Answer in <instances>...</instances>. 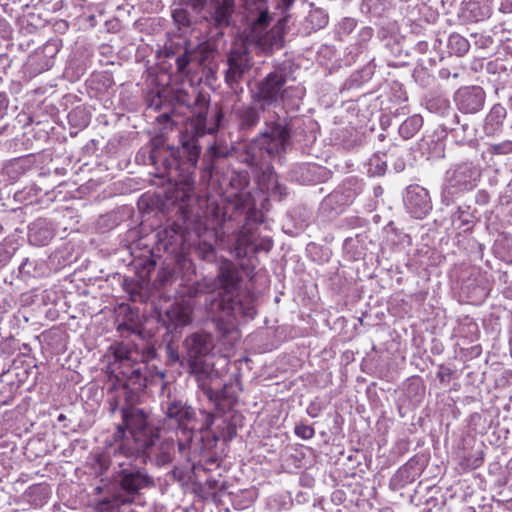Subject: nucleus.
Masks as SVG:
<instances>
[{"instance_id": "11", "label": "nucleus", "mask_w": 512, "mask_h": 512, "mask_svg": "<svg viewBox=\"0 0 512 512\" xmlns=\"http://www.w3.org/2000/svg\"><path fill=\"white\" fill-rule=\"evenodd\" d=\"M184 346L191 373H198L202 369V359L212 352L215 345L210 333L200 331L188 336Z\"/></svg>"}, {"instance_id": "45", "label": "nucleus", "mask_w": 512, "mask_h": 512, "mask_svg": "<svg viewBox=\"0 0 512 512\" xmlns=\"http://www.w3.org/2000/svg\"><path fill=\"white\" fill-rule=\"evenodd\" d=\"M65 419H66V416H65L64 414H60V415L58 416V421H59V422H62V421H64Z\"/></svg>"}, {"instance_id": "24", "label": "nucleus", "mask_w": 512, "mask_h": 512, "mask_svg": "<svg viewBox=\"0 0 512 512\" xmlns=\"http://www.w3.org/2000/svg\"><path fill=\"white\" fill-rule=\"evenodd\" d=\"M447 46L450 53L457 56H463L468 52L470 44L466 38L460 34L454 33L449 36Z\"/></svg>"}, {"instance_id": "20", "label": "nucleus", "mask_w": 512, "mask_h": 512, "mask_svg": "<svg viewBox=\"0 0 512 512\" xmlns=\"http://www.w3.org/2000/svg\"><path fill=\"white\" fill-rule=\"evenodd\" d=\"M54 236L45 221L38 220L29 227V241L36 246L46 245Z\"/></svg>"}, {"instance_id": "47", "label": "nucleus", "mask_w": 512, "mask_h": 512, "mask_svg": "<svg viewBox=\"0 0 512 512\" xmlns=\"http://www.w3.org/2000/svg\"><path fill=\"white\" fill-rule=\"evenodd\" d=\"M161 117L164 118L165 120H169L170 119L168 114H163Z\"/></svg>"}, {"instance_id": "19", "label": "nucleus", "mask_w": 512, "mask_h": 512, "mask_svg": "<svg viewBox=\"0 0 512 512\" xmlns=\"http://www.w3.org/2000/svg\"><path fill=\"white\" fill-rule=\"evenodd\" d=\"M263 111L252 105H241L235 109V116L241 131H250L260 122V114Z\"/></svg>"}, {"instance_id": "3", "label": "nucleus", "mask_w": 512, "mask_h": 512, "mask_svg": "<svg viewBox=\"0 0 512 512\" xmlns=\"http://www.w3.org/2000/svg\"><path fill=\"white\" fill-rule=\"evenodd\" d=\"M240 275L231 262L223 263L218 270L215 285L220 289L217 297L207 305L208 314L222 337L237 333L239 317L253 318L256 314L254 299L239 290Z\"/></svg>"}, {"instance_id": "39", "label": "nucleus", "mask_w": 512, "mask_h": 512, "mask_svg": "<svg viewBox=\"0 0 512 512\" xmlns=\"http://www.w3.org/2000/svg\"><path fill=\"white\" fill-rule=\"evenodd\" d=\"M211 150L215 157H225L226 156V152H224L216 147H212Z\"/></svg>"}, {"instance_id": "23", "label": "nucleus", "mask_w": 512, "mask_h": 512, "mask_svg": "<svg viewBox=\"0 0 512 512\" xmlns=\"http://www.w3.org/2000/svg\"><path fill=\"white\" fill-rule=\"evenodd\" d=\"M423 119L420 115H413L407 118L399 127V134L404 139L412 138L422 127Z\"/></svg>"}, {"instance_id": "6", "label": "nucleus", "mask_w": 512, "mask_h": 512, "mask_svg": "<svg viewBox=\"0 0 512 512\" xmlns=\"http://www.w3.org/2000/svg\"><path fill=\"white\" fill-rule=\"evenodd\" d=\"M117 464L121 467L115 476L119 490L115 493L113 500L105 499L99 503L101 512L110 507L115 508L132 503L140 490L153 485V480L144 470L131 466L123 467L122 462Z\"/></svg>"}, {"instance_id": "26", "label": "nucleus", "mask_w": 512, "mask_h": 512, "mask_svg": "<svg viewBox=\"0 0 512 512\" xmlns=\"http://www.w3.org/2000/svg\"><path fill=\"white\" fill-rule=\"evenodd\" d=\"M191 61L192 53L186 49L184 53H182L176 58L177 71L179 73L185 74L187 72V67Z\"/></svg>"}, {"instance_id": "17", "label": "nucleus", "mask_w": 512, "mask_h": 512, "mask_svg": "<svg viewBox=\"0 0 512 512\" xmlns=\"http://www.w3.org/2000/svg\"><path fill=\"white\" fill-rule=\"evenodd\" d=\"M492 0H463L462 15L465 19L478 22L491 16Z\"/></svg>"}, {"instance_id": "40", "label": "nucleus", "mask_w": 512, "mask_h": 512, "mask_svg": "<svg viewBox=\"0 0 512 512\" xmlns=\"http://www.w3.org/2000/svg\"><path fill=\"white\" fill-rule=\"evenodd\" d=\"M482 464V458H475L468 466L472 469L479 467Z\"/></svg>"}, {"instance_id": "10", "label": "nucleus", "mask_w": 512, "mask_h": 512, "mask_svg": "<svg viewBox=\"0 0 512 512\" xmlns=\"http://www.w3.org/2000/svg\"><path fill=\"white\" fill-rule=\"evenodd\" d=\"M226 64L227 69L224 72L225 82L230 88L236 89L245 75L252 69L254 61L247 46L242 44L233 47L229 51Z\"/></svg>"}, {"instance_id": "1", "label": "nucleus", "mask_w": 512, "mask_h": 512, "mask_svg": "<svg viewBox=\"0 0 512 512\" xmlns=\"http://www.w3.org/2000/svg\"><path fill=\"white\" fill-rule=\"evenodd\" d=\"M291 144V125L286 117L274 113L269 115L261 133L246 145L242 161L249 167L264 169L266 179L264 189L270 197L281 200L286 195V188L279 183L277 175L269 169L270 162L280 158Z\"/></svg>"}, {"instance_id": "37", "label": "nucleus", "mask_w": 512, "mask_h": 512, "mask_svg": "<svg viewBox=\"0 0 512 512\" xmlns=\"http://www.w3.org/2000/svg\"><path fill=\"white\" fill-rule=\"evenodd\" d=\"M118 332L121 333V335L123 336L125 332L127 333H134L135 330L128 324L126 323H121L118 325V328H117Z\"/></svg>"}, {"instance_id": "16", "label": "nucleus", "mask_w": 512, "mask_h": 512, "mask_svg": "<svg viewBox=\"0 0 512 512\" xmlns=\"http://www.w3.org/2000/svg\"><path fill=\"white\" fill-rule=\"evenodd\" d=\"M232 386L225 385L221 390L215 391L211 388H205L203 390L204 395L208 401L213 405L216 413H225L230 410L236 403L237 398L231 392Z\"/></svg>"}, {"instance_id": "21", "label": "nucleus", "mask_w": 512, "mask_h": 512, "mask_svg": "<svg viewBox=\"0 0 512 512\" xmlns=\"http://www.w3.org/2000/svg\"><path fill=\"white\" fill-rule=\"evenodd\" d=\"M506 115L507 111L502 105H494L485 119L484 129L486 133L495 134L501 128Z\"/></svg>"}, {"instance_id": "25", "label": "nucleus", "mask_w": 512, "mask_h": 512, "mask_svg": "<svg viewBox=\"0 0 512 512\" xmlns=\"http://www.w3.org/2000/svg\"><path fill=\"white\" fill-rule=\"evenodd\" d=\"M196 253L202 260L207 262H212L215 259L214 246L211 243H207L205 241L199 243L196 249Z\"/></svg>"}, {"instance_id": "30", "label": "nucleus", "mask_w": 512, "mask_h": 512, "mask_svg": "<svg viewBox=\"0 0 512 512\" xmlns=\"http://www.w3.org/2000/svg\"><path fill=\"white\" fill-rule=\"evenodd\" d=\"M172 17L179 25L188 26L190 24L188 13L184 9H175L172 13Z\"/></svg>"}, {"instance_id": "4", "label": "nucleus", "mask_w": 512, "mask_h": 512, "mask_svg": "<svg viewBox=\"0 0 512 512\" xmlns=\"http://www.w3.org/2000/svg\"><path fill=\"white\" fill-rule=\"evenodd\" d=\"M147 417L142 409L136 407L122 409L126 429L118 426L114 434L117 443L114 449L115 459L120 455L130 458L140 453H148L159 440V430L148 423Z\"/></svg>"}, {"instance_id": "46", "label": "nucleus", "mask_w": 512, "mask_h": 512, "mask_svg": "<svg viewBox=\"0 0 512 512\" xmlns=\"http://www.w3.org/2000/svg\"><path fill=\"white\" fill-rule=\"evenodd\" d=\"M178 447H179V450H180V451H182V450L185 448V444H184V443L179 442V443H178Z\"/></svg>"}, {"instance_id": "44", "label": "nucleus", "mask_w": 512, "mask_h": 512, "mask_svg": "<svg viewBox=\"0 0 512 512\" xmlns=\"http://www.w3.org/2000/svg\"><path fill=\"white\" fill-rule=\"evenodd\" d=\"M77 115V111H73L69 114V119L72 121V119Z\"/></svg>"}, {"instance_id": "49", "label": "nucleus", "mask_w": 512, "mask_h": 512, "mask_svg": "<svg viewBox=\"0 0 512 512\" xmlns=\"http://www.w3.org/2000/svg\"><path fill=\"white\" fill-rule=\"evenodd\" d=\"M87 123H88V121H87V120H84V121H83V126H86V125H87Z\"/></svg>"}, {"instance_id": "41", "label": "nucleus", "mask_w": 512, "mask_h": 512, "mask_svg": "<svg viewBox=\"0 0 512 512\" xmlns=\"http://www.w3.org/2000/svg\"><path fill=\"white\" fill-rule=\"evenodd\" d=\"M503 9L506 11L511 12L512 11V0H505V2L502 4Z\"/></svg>"}, {"instance_id": "29", "label": "nucleus", "mask_w": 512, "mask_h": 512, "mask_svg": "<svg viewBox=\"0 0 512 512\" xmlns=\"http://www.w3.org/2000/svg\"><path fill=\"white\" fill-rule=\"evenodd\" d=\"M490 152L493 154H509L512 152V141L506 140L491 146Z\"/></svg>"}, {"instance_id": "42", "label": "nucleus", "mask_w": 512, "mask_h": 512, "mask_svg": "<svg viewBox=\"0 0 512 512\" xmlns=\"http://www.w3.org/2000/svg\"><path fill=\"white\" fill-rule=\"evenodd\" d=\"M213 421H214V413L213 412L207 413V417H206L207 426L212 425Z\"/></svg>"}, {"instance_id": "18", "label": "nucleus", "mask_w": 512, "mask_h": 512, "mask_svg": "<svg viewBox=\"0 0 512 512\" xmlns=\"http://www.w3.org/2000/svg\"><path fill=\"white\" fill-rule=\"evenodd\" d=\"M175 441L172 438L157 440L155 445L149 449L147 455H151L154 449L155 463L158 466H165L174 460L175 457Z\"/></svg>"}, {"instance_id": "5", "label": "nucleus", "mask_w": 512, "mask_h": 512, "mask_svg": "<svg viewBox=\"0 0 512 512\" xmlns=\"http://www.w3.org/2000/svg\"><path fill=\"white\" fill-rule=\"evenodd\" d=\"M115 360L119 363L120 374L126 380L124 387L139 392L146 387L148 355L131 343H117L113 346Z\"/></svg>"}, {"instance_id": "14", "label": "nucleus", "mask_w": 512, "mask_h": 512, "mask_svg": "<svg viewBox=\"0 0 512 512\" xmlns=\"http://www.w3.org/2000/svg\"><path fill=\"white\" fill-rule=\"evenodd\" d=\"M455 101L460 111L477 113L485 102V92L479 86L460 88L455 94Z\"/></svg>"}, {"instance_id": "12", "label": "nucleus", "mask_w": 512, "mask_h": 512, "mask_svg": "<svg viewBox=\"0 0 512 512\" xmlns=\"http://www.w3.org/2000/svg\"><path fill=\"white\" fill-rule=\"evenodd\" d=\"M273 247L270 237H257L254 232L242 230L232 246L236 258L247 257L249 253L269 252Z\"/></svg>"}, {"instance_id": "31", "label": "nucleus", "mask_w": 512, "mask_h": 512, "mask_svg": "<svg viewBox=\"0 0 512 512\" xmlns=\"http://www.w3.org/2000/svg\"><path fill=\"white\" fill-rule=\"evenodd\" d=\"M295 434L303 439H310L314 436V429L308 425H298L295 427Z\"/></svg>"}, {"instance_id": "9", "label": "nucleus", "mask_w": 512, "mask_h": 512, "mask_svg": "<svg viewBox=\"0 0 512 512\" xmlns=\"http://www.w3.org/2000/svg\"><path fill=\"white\" fill-rule=\"evenodd\" d=\"M479 172L472 163H461L448 169L442 191L443 201L447 203L457 194L471 190L476 186Z\"/></svg>"}, {"instance_id": "2", "label": "nucleus", "mask_w": 512, "mask_h": 512, "mask_svg": "<svg viewBox=\"0 0 512 512\" xmlns=\"http://www.w3.org/2000/svg\"><path fill=\"white\" fill-rule=\"evenodd\" d=\"M177 101L187 107H193L192 117L186 122L184 130L180 134L181 147H170L169 169H175L184 165L185 170L194 169L201 153L198 143L200 137L206 134H214L223 118V113L218 107L210 108L208 99L201 93L191 98L186 92L179 91Z\"/></svg>"}, {"instance_id": "33", "label": "nucleus", "mask_w": 512, "mask_h": 512, "mask_svg": "<svg viewBox=\"0 0 512 512\" xmlns=\"http://www.w3.org/2000/svg\"><path fill=\"white\" fill-rule=\"evenodd\" d=\"M9 99L5 93H0V120L7 115Z\"/></svg>"}, {"instance_id": "50", "label": "nucleus", "mask_w": 512, "mask_h": 512, "mask_svg": "<svg viewBox=\"0 0 512 512\" xmlns=\"http://www.w3.org/2000/svg\"><path fill=\"white\" fill-rule=\"evenodd\" d=\"M25 264H26V262L22 263V264L20 265V269H22V268L24 267V265H25Z\"/></svg>"}, {"instance_id": "34", "label": "nucleus", "mask_w": 512, "mask_h": 512, "mask_svg": "<svg viewBox=\"0 0 512 512\" xmlns=\"http://www.w3.org/2000/svg\"><path fill=\"white\" fill-rule=\"evenodd\" d=\"M469 216L468 213H466L461 208H458L457 211L453 214L452 220L455 222L456 220H460L463 224H468L470 221L467 218Z\"/></svg>"}, {"instance_id": "35", "label": "nucleus", "mask_w": 512, "mask_h": 512, "mask_svg": "<svg viewBox=\"0 0 512 512\" xmlns=\"http://www.w3.org/2000/svg\"><path fill=\"white\" fill-rule=\"evenodd\" d=\"M216 21L221 25L228 22V14L224 9L220 8L216 11Z\"/></svg>"}, {"instance_id": "48", "label": "nucleus", "mask_w": 512, "mask_h": 512, "mask_svg": "<svg viewBox=\"0 0 512 512\" xmlns=\"http://www.w3.org/2000/svg\"><path fill=\"white\" fill-rule=\"evenodd\" d=\"M327 23V17H323V25Z\"/></svg>"}, {"instance_id": "8", "label": "nucleus", "mask_w": 512, "mask_h": 512, "mask_svg": "<svg viewBox=\"0 0 512 512\" xmlns=\"http://www.w3.org/2000/svg\"><path fill=\"white\" fill-rule=\"evenodd\" d=\"M288 76V67L279 65L269 72L256 85L254 100L261 104V109L266 106L278 105L284 101L288 89L285 87Z\"/></svg>"}, {"instance_id": "32", "label": "nucleus", "mask_w": 512, "mask_h": 512, "mask_svg": "<svg viewBox=\"0 0 512 512\" xmlns=\"http://www.w3.org/2000/svg\"><path fill=\"white\" fill-rule=\"evenodd\" d=\"M356 27V20L353 18H344L339 28L344 34H350Z\"/></svg>"}, {"instance_id": "28", "label": "nucleus", "mask_w": 512, "mask_h": 512, "mask_svg": "<svg viewBox=\"0 0 512 512\" xmlns=\"http://www.w3.org/2000/svg\"><path fill=\"white\" fill-rule=\"evenodd\" d=\"M42 52L49 57L43 68L49 69L53 65V57L58 52L57 45L53 43H47L44 45Z\"/></svg>"}, {"instance_id": "43", "label": "nucleus", "mask_w": 512, "mask_h": 512, "mask_svg": "<svg viewBox=\"0 0 512 512\" xmlns=\"http://www.w3.org/2000/svg\"><path fill=\"white\" fill-rule=\"evenodd\" d=\"M364 36L370 37L372 35V29L371 28H364L363 29Z\"/></svg>"}, {"instance_id": "27", "label": "nucleus", "mask_w": 512, "mask_h": 512, "mask_svg": "<svg viewBox=\"0 0 512 512\" xmlns=\"http://www.w3.org/2000/svg\"><path fill=\"white\" fill-rule=\"evenodd\" d=\"M386 171V163L382 161L379 157H374L369 162V170L368 172L372 175H383Z\"/></svg>"}, {"instance_id": "22", "label": "nucleus", "mask_w": 512, "mask_h": 512, "mask_svg": "<svg viewBox=\"0 0 512 512\" xmlns=\"http://www.w3.org/2000/svg\"><path fill=\"white\" fill-rule=\"evenodd\" d=\"M166 415L170 419H175L179 424L193 417V410L186 406L182 401H168L166 405Z\"/></svg>"}, {"instance_id": "38", "label": "nucleus", "mask_w": 512, "mask_h": 512, "mask_svg": "<svg viewBox=\"0 0 512 512\" xmlns=\"http://www.w3.org/2000/svg\"><path fill=\"white\" fill-rule=\"evenodd\" d=\"M199 51L201 53L200 61L203 62L208 58L210 52L208 51V47L206 46H200Z\"/></svg>"}, {"instance_id": "15", "label": "nucleus", "mask_w": 512, "mask_h": 512, "mask_svg": "<svg viewBox=\"0 0 512 512\" xmlns=\"http://www.w3.org/2000/svg\"><path fill=\"white\" fill-rule=\"evenodd\" d=\"M162 321L170 332L176 331L191 323L192 309L188 305L174 304L167 309Z\"/></svg>"}, {"instance_id": "36", "label": "nucleus", "mask_w": 512, "mask_h": 512, "mask_svg": "<svg viewBox=\"0 0 512 512\" xmlns=\"http://www.w3.org/2000/svg\"><path fill=\"white\" fill-rule=\"evenodd\" d=\"M451 374H452L451 369L442 366L440 368V371L438 372V377H439L440 381L444 382L446 379L450 378Z\"/></svg>"}, {"instance_id": "7", "label": "nucleus", "mask_w": 512, "mask_h": 512, "mask_svg": "<svg viewBox=\"0 0 512 512\" xmlns=\"http://www.w3.org/2000/svg\"><path fill=\"white\" fill-rule=\"evenodd\" d=\"M269 23V14L266 11H262L244 31L246 42L255 45L266 54L283 46L286 19L279 20L276 25L267 31Z\"/></svg>"}, {"instance_id": "13", "label": "nucleus", "mask_w": 512, "mask_h": 512, "mask_svg": "<svg viewBox=\"0 0 512 512\" xmlns=\"http://www.w3.org/2000/svg\"><path fill=\"white\" fill-rule=\"evenodd\" d=\"M404 206L416 219H423L432 209L428 191L419 185H410L404 194Z\"/></svg>"}]
</instances>
